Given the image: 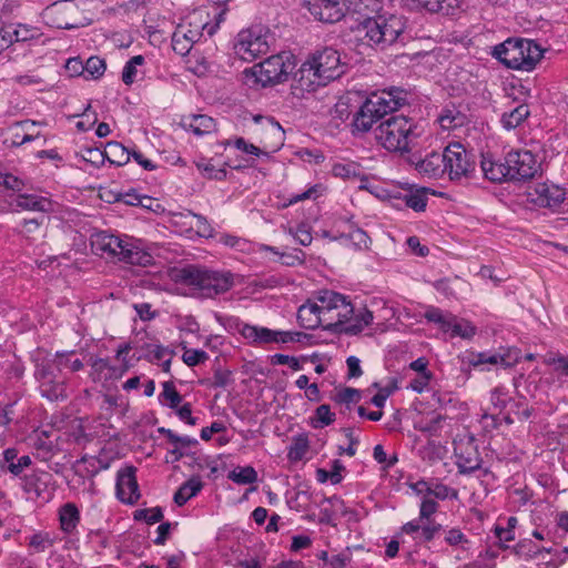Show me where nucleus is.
Wrapping results in <instances>:
<instances>
[{
	"instance_id": "obj_11",
	"label": "nucleus",
	"mask_w": 568,
	"mask_h": 568,
	"mask_svg": "<svg viewBox=\"0 0 568 568\" xmlns=\"http://www.w3.org/2000/svg\"><path fill=\"white\" fill-rule=\"evenodd\" d=\"M57 372L48 361L38 363L34 371L41 395L51 402L63 400L68 396L65 382L58 377Z\"/></svg>"
},
{
	"instance_id": "obj_46",
	"label": "nucleus",
	"mask_w": 568,
	"mask_h": 568,
	"mask_svg": "<svg viewBox=\"0 0 568 568\" xmlns=\"http://www.w3.org/2000/svg\"><path fill=\"white\" fill-rule=\"evenodd\" d=\"M106 65L104 60L98 57H91L84 64V72L90 74L92 78L98 79L105 72Z\"/></svg>"
},
{
	"instance_id": "obj_22",
	"label": "nucleus",
	"mask_w": 568,
	"mask_h": 568,
	"mask_svg": "<svg viewBox=\"0 0 568 568\" xmlns=\"http://www.w3.org/2000/svg\"><path fill=\"white\" fill-rule=\"evenodd\" d=\"M89 154L100 156L102 162L106 159L111 164H115L118 166L126 164L131 156L128 149L115 141L108 142L103 152L99 150H89Z\"/></svg>"
},
{
	"instance_id": "obj_24",
	"label": "nucleus",
	"mask_w": 568,
	"mask_h": 568,
	"mask_svg": "<svg viewBox=\"0 0 568 568\" xmlns=\"http://www.w3.org/2000/svg\"><path fill=\"white\" fill-rule=\"evenodd\" d=\"M481 170L485 178L491 182L501 183L510 180V171L506 165V158L504 161H495L489 158H483Z\"/></svg>"
},
{
	"instance_id": "obj_57",
	"label": "nucleus",
	"mask_w": 568,
	"mask_h": 568,
	"mask_svg": "<svg viewBox=\"0 0 568 568\" xmlns=\"http://www.w3.org/2000/svg\"><path fill=\"white\" fill-rule=\"evenodd\" d=\"M306 337V334L301 332H284L275 331V339L273 343H292L301 342L302 338Z\"/></svg>"
},
{
	"instance_id": "obj_51",
	"label": "nucleus",
	"mask_w": 568,
	"mask_h": 568,
	"mask_svg": "<svg viewBox=\"0 0 568 568\" xmlns=\"http://www.w3.org/2000/svg\"><path fill=\"white\" fill-rule=\"evenodd\" d=\"M158 430H159V433L165 435L168 437V439L176 446L180 445L181 447H189V446L197 444L196 439L191 438L189 436H178L175 433H173L169 428L160 427Z\"/></svg>"
},
{
	"instance_id": "obj_37",
	"label": "nucleus",
	"mask_w": 568,
	"mask_h": 568,
	"mask_svg": "<svg viewBox=\"0 0 568 568\" xmlns=\"http://www.w3.org/2000/svg\"><path fill=\"white\" fill-rule=\"evenodd\" d=\"M425 318L428 322H434L440 326V328L445 332L449 331L452 326V314H445L442 310L437 307H429L425 312Z\"/></svg>"
},
{
	"instance_id": "obj_41",
	"label": "nucleus",
	"mask_w": 568,
	"mask_h": 568,
	"mask_svg": "<svg viewBox=\"0 0 568 568\" xmlns=\"http://www.w3.org/2000/svg\"><path fill=\"white\" fill-rule=\"evenodd\" d=\"M196 166L207 179L223 180L226 176V170L224 168H215L212 160H202L196 163Z\"/></svg>"
},
{
	"instance_id": "obj_42",
	"label": "nucleus",
	"mask_w": 568,
	"mask_h": 568,
	"mask_svg": "<svg viewBox=\"0 0 568 568\" xmlns=\"http://www.w3.org/2000/svg\"><path fill=\"white\" fill-rule=\"evenodd\" d=\"M191 216L194 220V223H192L191 226L195 227V232L199 236L209 239L214 235V229L206 217L196 213H191Z\"/></svg>"
},
{
	"instance_id": "obj_47",
	"label": "nucleus",
	"mask_w": 568,
	"mask_h": 568,
	"mask_svg": "<svg viewBox=\"0 0 568 568\" xmlns=\"http://www.w3.org/2000/svg\"><path fill=\"white\" fill-rule=\"evenodd\" d=\"M510 399L508 390L505 387H496L491 390L490 402L498 410H503Z\"/></svg>"
},
{
	"instance_id": "obj_19",
	"label": "nucleus",
	"mask_w": 568,
	"mask_h": 568,
	"mask_svg": "<svg viewBox=\"0 0 568 568\" xmlns=\"http://www.w3.org/2000/svg\"><path fill=\"white\" fill-rule=\"evenodd\" d=\"M530 196L539 206L557 209L566 200V191L556 184L538 183Z\"/></svg>"
},
{
	"instance_id": "obj_63",
	"label": "nucleus",
	"mask_w": 568,
	"mask_h": 568,
	"mask_svg": "<svg viewBox=\"0 0 568 568\" xmlns=\"http://www.w3.org/2000/svg\"><path fill=\"white\" fill-rule=\"evenodd\" d=\"M31 458L28 455H23L20 458H18L17 462L11 463L8 465V470L14 475L19 476L27 467L31 465Z\"/></svg>"
},
{
	"instance_id": "obj_14",
	"label": "nucleus",
	"mask_w": 568,
	"mask_h": 568,
	"mask_svg": "<svg viewBox=\"0 0 568 568\" xmlns=\"http://www.w3.org/2000/svg\"><path fill=\"white\" fill-rule=\"evenodd\" d=\"M445 173L450 180H459L467 176L473 170V162L469 154L460 143H453L445 148L443 152Z\"/></svg>"
},
{
	"instance_id": "obj_53",
	"label": "nucleus",
	"mask_w": 568,
	"mask_h": 568,
	"mask_svg": "<svg viewBox=\"0 0 568 568\" xmlns=\"http://www.w3.org/2000/svg\"><path fill=\"white\" fill-rule=\"evenodd\" d=\"M332 172L335 176L343 179H352L358 175L357 166L354 163H336L333 165Z\"/></svg>"
},
{
	"instance_id": "obj_27",
	"label": "nucleus",
	"mask_w": 568,
	"mask_h": 568,
	"mask_svg": "<svg viewBox=\"0 0 568 568\" xmlns=\"http://www.w3.org/2000/svg\"><path fill=\"white\" fill-rule=\"evenodd\" d=\"M16 207L24 211L48 212L51 202L45 197L33 194H20L16 200Z\"/></svg>"
},
{
	"instance_id": "obj_9",
	"label": "nucleus",
	"mask_w": 568,
	"mask_h": 568,
	"mask_svg": "<svg viewBox=\"0 0 568 568\" xmlns=\"http://www.w3.org/2000/svg\"><path fill=\"white\" fill-rule=\"evenodd\" d=\"M316 300L321 303L324 315V328L332 332H341L354 314V307L346 297L333 291L318 292Z\"/></svg>"
},
{
	"instance_id": "obj_59",
	"label": "nucleus",
	"mask_w": 568,
	"mask_h": 568,
	"mask_svg": "<svg viewBox=\"0 0 568 568\" xmlns=\"http://www.w3.org/2000/svg\"><path fill=\"white\" fill-rule=\"evenodd\" d=\"M316 417L321 423V426H328L334 422L335 414L331 412L328 405H321L316 408Z\"/></svg>"
},
{
	"instance_id": "obj_29",
	"label": "nucleus",
	"mask_w": 568,
	"mask_h": 568,
	"mask_svg": "<svg viewBox=\"0 0 568 568\" xmlns=\"http://www.w3.org/2000/svg\"><path fill=\"white\" fill-rule=\"evenodd\" d=\"M184 126L196 135H204L215 129V122L209 115L197 114L184 120Z\"/></svg>"
},
{
	"instance_id": "obj_49",
	"label": "nucleus",
	"mask_w": 568,
	"mask_h": 568,
	"mask_svg": "<svg viewBox=\"0 0 568 568\" xmlns=\"http://www.w3.org/2000/svg\"><path fill=\"white\" fill-rule=\"evenodd\" d=\"M347 239L358 250H367L371 245V239L362 229H355L347 234Z\"/></svg>"
},
{
	"instance_id": "obj_21",
	"label": "nucleus",
	"mask_w": 568,
	"mask_h": 568,
	"mask_svg": "<svg viewBox=\"0 0 568 568\" xmlns=\"http://www.w3.org/2000/svg\"><path fill=\"white\" fill-rule=\"evenodd\" d=\"M323 318L321 303L317 300L316 302L307 301L297 311V321L306 329H315L318 326L324 327Z\"/></svg>"
},
{
	"instance_id": "obj_31",
	"label": "nucleus",
	"mask_w": 568,
	"mask_h": 568,
	"mask_svg": "<svg viewBox=\"0 0 568 568\" xmlns=\"http://www.w3.org/2000/svg\"><path fill=\"white\" fill-rule=\"evenodd\" d=\"M203 484L199 477H192L186 480L174 494V503L178 506H183L189 499L194 497L201 491Z\"/></svg>"
},
{
	"instance_id": "obj_35",
	"label": "nucleus",
	"mask_w": 568,
	"mask_h": 568,
	"mask_svg": "<svg viewBox=\"0 0 568 568\" xmlns=\"http://www.w3.org/2000/svg\"><path fill=\"white\" fill-rule=\"evenodd\" d=\"M530 114L529 106L527 104H519L510 112H505L501 116L503 126L506 130L516 129L519 126Z\"/></svg>"
},
{
	"instance_id": "obj_12",
	"label": "nucleus",
	"mask_w": 568,
	"mask_h": 568,
	"mask_svg": "<svg viewBox=\"0 0 568 568\" xmlns=\"http://www.w3.org/2000/svg\"><path fill=\"white\" fill-rule=\"evenodd\" d=\"M292 71V63L284 60L282 54L271 55L253 68L256 82L263 87L285 81Z\"/></svg>"
},
{
	"instance_id": "obj_1",
	"label": "nucleus",
	"mask_w": 568,
	"mask_h": 568,
	"mask_svg": "<svg viewBox=\"0 0 568 568\" xmlns=\"http://www.w3.org/2000/svg\"><path fill=\"white\" fill-rule=\"evenodd\" d=\"M345 72L341 54L333 48H324L313 53L295 73L291 93L296 99L305 98L318 87L339 78Z\"/></svg>"
},
{
	"instance_id": "obj_20",
	"label": "nucleus",
	"mask_w": 568,
	"mask_h": 568,
	"mask_svg": "<svg viewBox=\"0 0 568 568\" xmlns=\"http://www.w3.org/2000/svg\"><path fill=\"white\" fill-rule=\"evenodd\" d=\"M409 162L423 176L437 179L445 174L446 166L444 165L443 153L430 152L424 159L413 156Z\"/></svg>"
},
{
	"instance_id": "obj_15",
	"label": "nucleus",
	"mask_w": 568,
	"mask_h": 568,
	"mask_svg": "<svg viewBox=\"0 0 568 568\" xmlns=\"http://www.w3.org/2000/svg\"><path fill=\"white\" fill-rule=\"evenodd\" d=\"M454 452L460 474H470L481 466V458L473 436H465L454 442Z\"/></svg>"
},
{
	"instance_id": "obj_39",
	"label": "nucleus",
	"mask_w": 568,
	"mask_h": 568,
	"mask_svg": "<svg viewBox=\"0 0 568 568\" xmlns=\"http://www.w3.org/2000/svg\"><path fill=\"white\" fill-rule=\"evenodd\" d=\"M144 63V58L142 55H134L124 65L122 71V81L126 85H131L135 81L136 77V68Z\"/></svg>"
},
{
	"instance_id": "obj_10",
	"label": "nucleus",
	"mask_w": 568,
	"mask_h": 568,
	"mask_svg": "<svg viewBox=\"0 0 568 568\" xmlns=\"http://www.w3.org/2000/svg\"><path fill=\"white\" fill-rule=\"evenodd\" d=\"M268 32L262 26L242 30L234 44L235 53L244 61H253L268 51Z\"/></svg>"
},
{
	"instance_id": "obj_50",
	"label": "nucleus",
	"mask_w": 568,
	"mask_h": 568,
	"mask_svg": "<svg viewBox=\"0 0 568 568\" xmlns=\"http://www.w3.org/2000/svg\"><path fill=\"white\" fill-rule=\"evenodd\" d=\"M207 358L209 355L206 352L195 348L185 349L182 355V359L187 366L199 365L200 363L205 362Z\"/></svg>"
},
{
	"instance_id": "obj_18",
	"label": "nucleus",
	"mask_w": 568,
	"mask_h": 568,
	"mask_svg": "<svg viewBox=\"0 0 568 568\" xmlns=\"http://www.w3.org/2000/svg\"><path fill=\"white\" fill-rule=\"evenodd\" d=\"M135 473L136 468L133 466H126L118 471L116 496L122 503L132 505L141 496Z\"/></svg>"
},
{
	"instance_id": "obj_7",
	"label": "nucleus",
	"mask_w": 568,
	"mask_h": 568,
	"mask_svg": "<svg viewBox=\"0 0 568 568\" xmlns=\"http://www.w3.org/2000/svg\"><path fill=\"white\" fill-rule=\"evenodd\" d=\"M225 12V8L221 9L216 14V23L210 26L203 16V11L195 10L187 17L186 21L180 23L173 32V50L180 55H186L192 49L193 44L201 39L203 31H206L210 37L215 33L219 23L221 22Z\"/></svg>"
},
{
	"instance_id": "obj_23",
	"label": "nucleus",
	"mask_w": 568,
	"mask_h": 568,
	"mask_svg": "<svg viewBox=\"0 0 568 568\" xmlns=\"http://www.w3.org/2000/svg\"><path fill=\"white\" fill-rule=\"evenodd\" d=\"M519 362V352L518 351H508L505 354H493L489 355L487 353H477L469 361V364L473 366H479L481 364H491L497 365L500 364L504 367H511Z\"/></svg>"
},
{
	"instance_id": "obj_55",
	"label": "nucleus",
	"mask_w": 568,
	"mask_h": 568,
	"mask_svg": "<svg viewBox=\"0 0 568 568\" xmlns=\"http://www.w3.org/2000/svg\"><path fill=\"white\" fill-rule=\"evenodd\" d=\"M438 509L437 501L432 497L424 496L419 508V520H428Z\"/></svg>"
},
{
	"instance_id": "obj_62",
	"label": "nucleus",
	"mask_w": 568,
	"mask_h": 568,
	"mask_svg": "<svg viewBox=\"0 0 568 568\" xmlns=\"http://www.w3.org/2000/svg\"><path fill=\"white\" fill-rule=\"evenodd\" d=\"M82 116H83V120H81L77 123V128L80 131L90 130L98 120L97 113L90 112V105H88V108L83 112Z\"/></svg>"
},
{
	"instance_id": "obj_64",
	"label": "nucleus",
	"mask_w": 568,
	"mask_h": 568,
	"mask_svg": "<svg viewBox=\"0 0 568 568\" xmlns=\"http://www.w3.org/2000/svg\"><path fill=\"white\" fill-rule=\"evenodd\" d=\"M548 364L554 365L557 371L568 376V356L556 355L549 358Z\"/></svg>"
},
{
	"instance_id": "obj_13",
	"label": "nucleus",
	"mask_w": 568,
	"mask_h": 568,
	"mask_svg": "<svg viewBox=\"0 0 568 568\" xmlns=\"http://www.w3.org/2000/svg\"><path fill=\"white\" fill-rule=\"evenodd\" d=\"M506 165L511 173V181L530 180L540 171V162L537 156L528 150L508 152L506 154Z\"/></svg>"
},
{
	"instance_id": "obj_48",
	"label": "nucleus",
	"mask_w": 568,
	"mask_h": 568,
	"mask_svg": "<svg viewBox=\"0 0 568 568\" xmlns=\"http://www.w3.org/2000/svg\"><path fill=\"white\" fill-rule=\"evenodd\" d=\"M430 497H435L440 500H445L447 498L457 499L458 491L454 488H450V487L444 485V484L433 483Z\"/></svg>"
},
{
	"instance_id": "obj_58",
	"label": "nucleus",
	"mask_w": 568,
	"mask_h": 568,
	"mask_svg": "<svg viewBox=\"0 0 568 568\" xmlns=\"http://www.w3.org/2000/svg\"><path fill=\"white\" fill-rule=\"evenodd\" d=\"M118 201L123 202L126 205L132 206H139L140 204H143V201H148L150 203H153V199L150 196H141L134 192H129L123 195H120Z\"/></svg>"
},
{
	"instance_id": "obj_34",
	"label": "nucleus",
	"mask_w": 568,
	"mask_h": 568,
	"mask_svg": "<svg viewBox=\"0 0 568 568\" xmlns=\"http://www.w3.org/2000/svg\"><path fill=\"white\" fill-rule=\"evenodd\" d=\"M51 475L47 471H34L29 476L24 477V490L26 493H33L37 497H40L47 487L48 479Z\"/></svg>"
},
{
	"instance_id": "obj_6",
	"label": "nucleus",
	"mask_w": 568,
	"mask_h": 568,
	"mask_svg": "<svg viewBox=\"0 0 568 568\" xmlns=\"http://www.w3.org/2000/svg\"><path fill=\"white\" fill-rule=\"evenodd\" d=\"M416 124L404 115H392L374 129L378 144L389 152H409L410 144L417 139Z\"/></svg>"
},
{
	"instance_id": "obj_26",
	"label": "nucleus",
	"mask_w": 568,
	"mask_h": 568,
	"mask_svg": "<svg viewBox=\"0 0 568 568\" xmlns=\"http://www.w3.org/2000/svg\"><path fill=\"white\" fill-rule=\"evenodd\" d=\"M74 355V351L62 353L58 352L53 359L47 361L54 365L58 373H62L63 371L73 373L83 368V362L80 358H73Z\"/></svg>"
},
{
	"instance_id": "obj_17",
	"label": "nucleus",
	"mask_w": 568,
	"mask_h": 568,
	"mask_svg": "<svg viewBox=\"0 0 568 568\" xmlns=\"http://www.w3.org/2000/svg\"><path fill=\"white\" fill-rule=\"evenodd\" d=\"M303 6L321 22L335 23L344 18L341 0H303Z\"/></svg>"
},
{
	"instance_id": "obj_44",
	"label": "nucleus",
	"mask_w": 568,
	"mask_h": 568,
	"mask_svg": "<svg viewBox=\"0 0 568 568\" xmlns=\"http://www.w3.org/2000/svg\"><path fill=\"white\" fill-rule=\"evenodd\" d=\"M453 336H460L463 338H470L475 335L476 328L469 322H457L456 317L452 315V326L449 328Z\"/></svg>"
},
{
	"instance_id": "obj_45",
	"label": "nucleus",
	"mask_w": 568,
	"mask_h": 568,
	"mask_svg": "<svg viewBox=\"0 0 568 568\" xmlns=\"http://www.w3.org/2000/svg\"><path fill=\"white\" fill-rule=\"evenodd\" d=\"M161 397L168 402L171 408H176L182 402L181 395L178 393L174 384L172 382L163 383V390L161 393Z\"/></svg>"
},
{
	"instance_id": "obj_8",
	"label": "nucleus",
	"mask_w": 568,
	"mask_h": 568,
	"mask_svg": "<svg viewBox=\"0 0 568 568\" xmlns=\"http://www.w3.org/2000/svg\"><path fill=\"white\" fill-rule=\"evenodd\" d=\"M365 38L371 45L385 49L393 44L405 29L403 17L379 14L365 20L362 24Z\"/></svg>"
},
{
	"instance_id": "obj_56",
	"label": "nucleus",
	"mask_w": 568,
	"mask_h": 568,
	"mask_svg": "<svg viewBox=\"0 0 568 568\" xmlns=\"http://www.w3.org/2000/svg\"><path fill=\"white\" fill-rule=\"evenodd\" d=\"M29 545L33 547L38 552H43L53 545V540L50 538L48 534L39 532L34 534L30 538Z\"/></svg>"
},
{
	"instance_id": "obj_38",
	"label": "nucleus",
	"mask_w": 568,
	"mask_h": 568,
	"mask_svg": "<svg viewBox=\"0 0 568 568\" xmlns=\"http://www.w3.org/2000/svg\"><path fill=\"white\" fill-rule=\"evenodd\" d=\"M11 34L14 42H26L40 37L37 28L27 24H17L16 28L11 26Z\"/></svg>"
},
{
	"instance_id": "obj_40",
	"label": "nucleus",
	"mask_w": 568,
	"mask_h": 568,
	"mask_svg": "<svg viewBox=\"0 0 568 568\" xmlns=\"http://www.w3.org/2000/svg\"><path fill=\"white\" fill-rule=\"evenodd\" d=\"M308 450V440L304 436L296 437L288 448L287 458L291 462L301 460Z\"/></svg>"
},
{
	"instance_id": "obj_32",
	"label": "nucleus",
	"mask_w": 568,
	"mask_h": 568,
	"mask_svg": "<svg viewBox=\"0 0 568 568\" xmlns=\"http://www.w3.org/2000/svg\"><path fill=\"white\" fill-rule=\"evenodd\" d=\"M59 519L61 529L64 532H72L80 521V513L77 506L72 503H68L60 508Z\"/></svg>"
},
{
	"instance_id": "obj_54",
	"label": "nucleus",
	"mask_w": 568,
	"mask_h": 568,
	"mask_svg": "<svg viewBox=\"0 0 568 568\" xmlns=\"http://www.w3.org/2000/svg\"><path fill=\"white\" fill-rule=\"evenodd\" d=\"M290 234L294 236V239L304 246H307L312 243L313 236L311 233V229L306 224H300L296 230L290 229Z\"/></svg>"
},
{
	"instance_id": "obj_16",
	"label": "nucleus",
	"mask_w": 568,
	"mask_h": 568,
	"mask_svg": "<svg viewBox=\"0 0 568 568\" xmlns=\"http://www.w3.org/2000/svg\"><path fill=\"white\" fill-rule=\"evenodd\" d=\"M45 14L52 26L58 29H73L80 26L78 22L79 8L74 0L55 2L47 9Z\"/></svg>"
},
{
	"instance_id": "obj_5",
	"label": "nucleus",
	"mask_w": 568,
	"mask_h": 568,
	"mask_svg": "<svg viewBox=\"0 0 568 568\" xmlns=\"http://www.w3.org/2000/svg\"><path fill=\"white\" fill-rule=\"evenodd\" d=\"M179 278L206 298L224 294L235 284V276L230 271H215L193 265L183 267L179 273Z\"/></svg>"
},
{
	"instance_id": "obj_3",
	"label": "nucleus",
	"mask_w": 568,
	"mask_h": 568,
	"mask_svg": "<svg viewBox=\"0 0 568 568\" xmlns=\"http://www.w3.org/2000/svg\"><path fill=\"white\" fill-rule=\"evenodd\" d=\"M406 103V93L399 89L373 92L353 118V131L368 132L373 124Z\"/></svg>"
},
{
	"instance_id": "obj_33",
	"label": "nucleus",
	"mask_w": 568,
	"mask_h": 568,
	"mask_svg": "<svg viewBox=\"0 0 568 568\" xmlns=\"http://www.w3.org/2000/svg\"><path fill=\"white\" fill-rule=\"evenodd\" d=\"M91 377L93 381H106L122 375V372H119L115 367L111 366L109 361L105 358H95L91 363Z\"/></svg>"
},
{
	"instance_id": "obj_30",
	"label": "nucleus",
	"mask_w": 568,
	"mask_h": 568,
	"mask_svg": "<svg viewBox=\"0 0 568 568\" xmlns=\"http://www.w3.org/2000/svg\"><path fill=\"white\" fill-rule=\"evenodd\" d=\"M34 121L18 122L9 129L10 136L6 138L4 143L9 146H20L26 142L34 140V135L24 131L28 125H34Z\"/></svg>"
},
{
	"instance_id": "obj_61",
	"label": "nucleus",
	"mask_w": 568,
	"mask_h": 568,
	"mask_svg": "<svg viewBox=\"0 0 568 568\" xmlns=\"http://www.w3.org/2000/svg\"><path fill=\"white\" fill-rule=\"evenodd\" d=\"M234 145L236 149H239L247 154L255 155V156H260L261 154H266L256 145L246 142L243 138L235 139Z\"/></svg>"
},
{
	"instance_id": "obj_36",
	"label": "nucleus",
	"mask_w": 568,
	"mask_h": 568,
	"mask_svg": "<svg viewBox=\"0 0 568 568\" xmlns=\"http://www.w3.org/2000/svg\"><path fill=\"white\" fill-rule=\"evenodd\" d=\"M227 477L239 485H247L257 480V473L252 466L236 467L229 473Z\"/></svg>"
},
{
	"instance_id": "obj_43",
	"label": "nucleus",
	"mask_w": 568,
	"mask_h": 568,
	"mask_svg": "<svg viewBox=\"0 0 568 568\" xmlns=\"http://www.w3.org/2000/svg\"><path fill=\"white\" fill-rule=\"evenodd\" d=\"M135 520H144L145 523L153 525L163 519V511L160 507L138 509L134 511Z\"/></svg>"
},
{
	"instance_id": "obj_4",
	"label": "nucleus",
	"mask_w": 568,
	"mask_h": 568,
	"mask_svg": "<svg viewBox=\"0 0 568 568\" xmlns=\"http://www.w3.org/2000/svg\"><path fill=\"white\" fill-rule=\"evenodd\" d=\"M491 54L508 69L529 72L542 59L544 50L532 40L508 38L495 45Z\"/></svg>"
},
{
	"instance_id": "obj_60",
	"label": "nucleus",
	"mask_w": 568,
	"mask_h": 568,
	"mask_svg": "<svg viewBox=\"0 0 568 568\" xmlns=\"http://www.w3.org/2000/svg\"><path fill=\"white\" fill-rule=\"evenodd\" d=\"M272 363L275 365H290V367L294 371L301 369L300 361L296 357L284 354L273 355Z\"/></svg>"
},
{
	"instance_id": "obj_52",
	"label": "nucleus",
	"mask_w": 568,
	"mask_h": 568,
	"mask_svg": "<svg viewBox=\"0 0 568 568\" xmlns=\"http://www.w3.org/2000/svg\"><path fill=\"white\" fill-rule=\"evenodd\" d=\"M405 204L415 212H423L426 209L427 197L423 193H410L404 196Z\"/></svg>"
},
{
	"instance_id": "obj_28",
	"label": "nucleus",
	"mask_w": 568,
	"mask_h": 568,
	"mask_svg": "<svg viewBox=\"0 0 568 568\" xmlns=\"http://www.w3.org/2000/svg\"><path fill=\"white\" fill-rule=\"evenodd\" d=\"M374 315L373 312L367 310L366 307L359 310L356 314L351 315V320L345 327L341 329L346 334H358L365 327L373 323Z\"/></svg>"
},
{
	"instance_id": "obj_25",
	"label": "nucleus",
	"mask_w": 568,
	"mask_h": 568,
	"mask_svg": "<svg viewBox=\"0 0 568 568\" xmlns=\"http://www.w3.org/2000/svg\"><path fill=\"white\" fill-rule=\"evenodd\" d=\"M240 333L246 341L255 344H268L275 339V331L266 327L244 324Z\"/></svg>"
},
{
	"instance_id": "obj_2",
	"label": "nucleus",
	"mask_w": 568,
	"mask_h": 568,
	"mask_svg": "<svg viewBox=\"0 0 568 568\" xmlns=\"http://www.w3.org/2000/svg\"><path fill=\"white\" fill-rule=\"evenodd\" d=\"M91 246L95 254L108 255L128 264L149 266L154 263L152 254L132 237L100 232L92 235Z\"/></svg>"
}]
</instances>
